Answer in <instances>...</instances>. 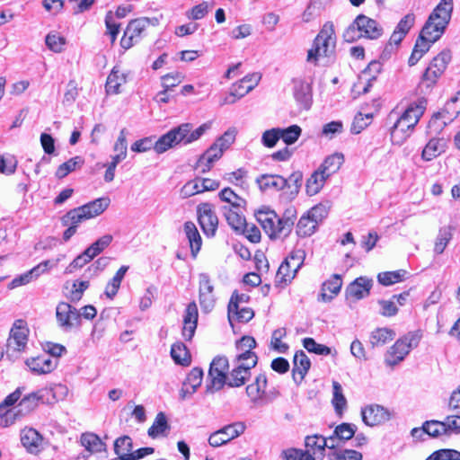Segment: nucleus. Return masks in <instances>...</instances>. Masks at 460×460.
I'll return each instance as SVG.
<instances>
[{
	"mask_svg": "<svg viewBox=\"0 0 460 460\" xmlns=\"http://www.w3.org/2000/svg\"><path fill=\"white\" fill-rule=\"evenodd\" d=\"M408 272L404 270L381 272L377 276L378 282L383 286H391L402 282L406 279Z\"/></svg>",
	"mask_w": 460,
	"mask_h": 460,
	"instance_id": "c03bdc74",
	"label": "nucleus"
},
{
	"mask_svg": "<svg viewBox=\"0 0 460 460\" xmlns=\"http://www.w3.org/2000/svg\"><path fill=\"white\" fill-rule=\"evenodd\" d=\"M25 363L32 373L36 375H46L51 373L57 368L58 359L43 354L35 358H28Z\"/></svg>",
	"mask_w": 460,
	"mask_h": 460,
	"instance_id": "f3484780",
	"label": "nucleus"
},
{
	"mask_svg": "<svg viewBox=\"0 0 460 460\" xmlns=\"http://www.w3.org/2000/svg\"><path fill=\"white\" fill-rule=\"evenodd\" d=\"M305 349L309 352H314L317 355H329L332 353V349L323 344L317 343L313 338H305L303 340Z\"/></svg>",
	"mask_w": 460,
	"mask_h": 460,
	"instance_id": "69168bd1",
	"label": "nucleus"
},
{
	"mask_svg": "<svg viewBox=\"0 0 460 460\" xmlns=\"http://www.w3.org/2000/svg\"><path fill=\"white\" fill-rule=\"evenodd\" d=\"M449 123L451 122L447 121V118L444 116V113H440L438 111L435 113L429 121L427 133L430 136L439 134Z\"/></svg>",
	"mask_w": 460,
	"mask_h": 460,
	"instance_id": "603ef678",
	"label": "nucleus"
},
{
	"mask_svg": "<svg viewBox=\"0 0 460 460\" xmlns=\"http://www.w3.org/2000/svg\"><path fill=\"white\" fill-rule=\"evenodd\" d=\"M198 307L195 302L190 303L183 314L182 336L186 341H190L194 336L198 324Z\"/></svg>",
	"mask_w": 460,
	"mask_h": 460,
	"instance_id": "aec40b11",
	"label": "nucleus"
},
{
	"mask_svg": "<svg viewBox=\"0 0 460 460\" xmlns=\"http://www.w3.org/2000/svg\"><path fill=\"white\" fill-rule=\"evenodd\" d=\"M112 239L113 237L111 234L102 235L86 248L87 254L90 253L93 258H95L111 243Z\"/></svg>",
	"mask_w": 460,
	"mask_h": 460,
	"instance_id": "6e6d98bb",
	"label": "nucleus"
},
{
	"mask_svg": "<svg viewBox=\"0 0 460 460\" xmlns=\"http://www.w3.org/2000/svg\"><path fill=\"white\" fill-rule=\"evenodd\" d=\"M184 232L190 243L191 254L195 258L201 248V236L195 224L190 221L184 224Z\"/></svg>",
	"mask_w": 460,
	"mask_h": 460,
	"instance_id": "473e14b6",
	"label": "nucleus"
},
{
	"mask_svg": "<svg viewBox=\"0 0 460 460\" xmlns=\"http://www.w3.org/2000/svg\"><path fill=\"white\" fill-rule=\"evenodd\" d=\"M427 107V101L420 98L409 104L405 111L396 119L390 129L391 141L394 145L401 146L412 133Z\"/></svg>",
	"mask_w": 460,
	"mask_h": 460,
	"instance_id": "20e7f679",
	"label": "nucleus"
},
{
	"mask_svg": "<svg viewBox=\"0 0 460 460\" xmlns=\"http://www.w3.org/2000/svg\"><path fill=\"white\" fill-rule=\"evenodd\" d=\"M211 124L208 121L193 129L190 123H183L172 128L156 141L152 137L137 140L131 145V150L136 153H144L154 148L157 154H163L177 146H187L197 141L210 129Z\"/></svg>",
	"mask_w": 460,
	"mask_h": 460,
	"instance_id": "f257e3e1",
	"label": "nucleus"
},
{
	"mask_svg": "<svg viewBox=\"0 0 460 460\" xmlns=\"http://www.w3.org/2000/svg\"><path fill=\"white\" fill-rule=\"evenodd\" d=\"M451 60L450 52L447 50L441 51L438 56H436L429 63V66L432 69L436 70L437 73H439L441 75L445 72L448 63Z\"/></svg>",
	"mask_w": 460,
	"mask_h": 460,
	"instance_id": "5fc2aeb1",
	"label": "nucleus"
},
{
	"mask_svg": "<svg viewBox=\"0 0 460 460\" xmlns=\"http://www.w3.org/2000/svg\"><path fill=\"white\" fill-rule=\"evenodd\" d=\"M254 316L252 309L240 305H235L234 302H229L228 305V320L233 325L234 322L247 323Z\"/></svg>",
	"mask_w": 460,
	"mask_h": 460,
	"instance_id": "cd10ccee",
	"label": "nucleus"
},
{
	"mask_svg": "<svg viewBox=\"0 0 460 460\" xmlns=\"http://www.w3.org/2000/svg\"><path fill=\"white\" fill-rule=\"evenodd\" d=\"M382 70V64L379 61H371L367 67L361 73L358 83L355 85L359 93H366L369 91L376 75Z\"/></svg>",
	"mask_w": 460,
	"mask_h": 460,
	"instance_id": "412c9836",
	"label": "nucleus"
},
{
	"mask_svg": "<svg viewBox=\"0 0 460 460\" xmlns=\"http://www.w3.org/2000/svg\"><path fill=\"white\" fill-rule=\"evenodd\" d=\"M328 178L329 176L325 175L322 170H316L306 181V193L309 196L319 193Z\"/></svg>",
	"mask_w": 460,
	"mask_h": 460,
	"instance_id": "f704fd0d",
	"label": "nucleus"
},
{
	"mask_svg": "<svg viewBox=\"0 0 460 460\" xmlns=\"http://www.w3.org/2000/svg\"><path fill=\"white\" fill-rule=\"evenodd\" d=\"M341 286L342 279L341 275L334 274L330 279L323 284L321 293L323 301H331L335 296L339 294Z\"/></svg>",
	"mask_w": 460,
	"mask_h": 460,
	"instance_id": "c756f323",
	"label": "nucleus"
},
{
	"mask_svg": "<svg viewBox=\"0 0 460 460\" xmlns=\"http://www.w3.org/2000/svg\"><path fill=\"white\" fill-rule=\"evenodd\" d=\"M245 428V424L241 421L226 425L210 434L208 444L213 447L224 446L241 436L244 432Z\"/></svg>",
	"mask_w": 460,
	"mask_h": 460,
	"instance_id": "f8f14e48",
	"label": "nucleus"
},
{
	"mask_svg": "<svg viewBox=\"0 0 460 460\" xmlns=\"http://www.w3.org/2000/svg\"><path fill=\"white\" fill-rule=\"evenodd\" d=\"M148 18H138L132 20L127 26L124 35L120 40V46L125 49H130L141 37L142 32L149 25Z\"/></svg>",
	"mask_w": 460,
	"mask_h": 460,
	"instance_id": "dca6fc26",
	"label": "nucleus"
},
{
	"mask_svg": "<svg viewBox=\"0 0 460 460\" xmlns=\"http://www.w3.org/2000/svg\"><path fill=\"white\" fill-rule=\"evenodd\" d=\"M293 96L300 109L308 110L312 104L311 84L304 80L293 82Z\"/></svg>",
	"mask_w": 460,
	"mask_h": 460,
	"instance_id": "6ab92c4d",
	"label": "nucleus"
},
{
	"mask_svg": "<svg viewBox=\"0 0 460 460\" xmlns=\"http://www.w3.org/2000/svg\"><path fill=\"white\" fill-rule=\"evenodd\" d=\"M228 367V360L226 357H217L213 359L206 384L207 394H215L226 385Z\"/></svg>",
	"mask_w": 460,
	"mask_h": 460,
	"instance_id": "6e6552de",
	"label": "nucleus"
},
{
	"mask_svg": "<svg viewBox=\"0 0 460 460\" xmlns=\"http://www.w3.org/2000/svg\"><path fill=\"white\" fill-rule=\"evenodd\" d=\"M56 319L58 325L64 332H70L81 325L80 312L66 302L58 304L56 307Z\"/></svg>",
	"mask_w": 460,
	"mask_h": 460,
	"instance_id": "1a4fd4ad",
	"label": "nucleus"
},
{
	"mask_svg": "<svg viewBox=\"0 0 460 460\" xmlns=\"http://www.w3.org/2000/svg\"><path fill=\"white\" fill-rule=\"evenodd\" d=\"M318 224H316L308 215H304L300 217L296 225V233L300 236H310L312 235Z\"/></svg>",
	"mask_w": 460,
	"mask_h": 460,
	"instance_id": "09e8293b",
	"label": "nucleus"
},
{
	"mask_svg": "<svg viewBox=\"0 0 460 460\" xmlns=\"http://www.w3.org/2000/svg\"><path fill=\"white\" fill-rule=\"evenodd\" d=\"M256 346L254 338L251 336H244L236 342V349L239 354L235 359L247 361L248 357H257L254 352L252 351Z\"/></svg>",
	"mask_w": 460,
	"mask_h": 460,
	"instance_id": "4c0bfd02",
	"label": "nucleus"
},
{
	"mask_svg": "<svg viewBox=\"0 0 460 460\" xmlns=\"http://www.w3.org/2000/svg\"><path fill=\"white\" fill-rule=\"evenodd\" d=\"M171 357L176 364L181 366H188L191 361L190 354L186 345L181 341L172 345Z\"/></svg>",
	"mask_w": 460,
	"mask_h": 460,
	"instance_id": "ea45409f",
	"label": "nucleus"
},
{
	"mask_svg": "<svg viewBox=\"0 0 460 460\" xmlns=\"http://www.w3.org/2000/svg\"><path fill=\"white\" fill-rule=\"evenodd\" d=\"M326 445V441H324V437L323 436H307L305 439L306 450L304 451L311 453L314 457L316 455L323 456Z\"/></svg>",
	"mask_w": 460,
	"mask_h": 460,
	"instance_id": "79ce46f5",
	"label": "nucleus"
},
{
	"mask_svg": "<svg viewBox=\"0 0 460 460\" xmlns=\"http://www.w3.org/2000/svg\"><path fill=\"white\" fill-rule=\"evenodd\" d=\"M451 238H452L451 228L449 226L441 228L438 232V234L436 242H435L434 252L437 254H441L445 251V249H446L447 243H449V241L451 240Z\"/></svg>",
	"mask_w": 460,
	"mask_h": 460,
	"instance_id": "13d9d810",
	"label": "nucleus"
},
{
	"mask_svg": "<svg viewBox=\"0 0 460 460\" xmlns=\"http://www.w3.org/2000/svg\"><path fill=\"white\" fill-rule=\"evenodd\" d=\"M344 163V155L341 153H334L327 156L319 167L329 177L339 171Z\"/></svg>",
	"mask_w": 460,
	"mask_h": 460,
	"instance_id": "c9c22d12",
	"label": "nucleus"
},
{
	"mask_svg": "<svg viewBox=\"0 0 460 460\" xmlns=\"http://www.w3.org/2000/svg\"><path fill=\"white\" fill-rule=\"evenodd\" d=\"M219 198L226 203L225 206H230L235 208H243L245 200L235 194L230 188H225L219 192Z\"/></svg>",
	"mask_w": 460,
	"mask_h": 460,
	"instance_id": "a18cd8bd",
	"label": "nucleus"
},
{
	"mask_svg": "<svg viewBox=\"0 0 460 460\" xmlns=\"http://www.w3.org/2000/svg\"><path fill=\"white\" fill-rule=\"evenodd\" d=\"M257 357H248L247 361L235 359L234 367L227 375L226 385L239 387L245 384L251 376V369L257 364Z\"/></svg>",
	"mask_w": 460,
	"mask_h": 460,
	"instance_id": "9d476101",
	"label": "nucleus"
},
{
	"mask_svg": "<svg viewBox=\"0 0 460 460\" xmlns=\"http://www.w3.org/2000/svg\"><path fill=\"white\" fill-rule=\"evenodd\" d=\"M331 460H361L362 454L353 449L335 450L330 455Z\"/></svg>",
	"mask_w": 460,
	"mask_h": 460,
	"instance_id": "774afa93",
	"label": "nucleus"
},
{
	"mask_svg": "<svg viewBox=\"0 0 460 460\" xmlns=\"http://www.w3.org/2000/svg\"><path fill=\"white\" fill-rule=\"evenodd\" d=\"M280 456L282 460H315L311 453L294 447L283 450Z\"/></svg>",
	"mask_w": 460,
	"mask_h": 460,
	"instance_id": "4d7b16f0",
	"label": "nucleus"
},
{
	"mask_svg": "<svg viewBox=\"0 0 460 460\" xmlns=\"http://www.w3.org/2000/svg\"><path fill=\"white\" fill-rule=\"evenodd\" d=\"M213 286L208 275H199V304L204 311L209 312L215 305Z\"/></svg>",
	"mask_w": 460,
	"mask_h": 460,
	"instance_id": "5701e85b",
	"label": "nucleus"
},
{
	"mask_svg": "<svg viewBox=\"0 0 460 460\" xmlns=\"http://www.w3.org/2000/svg\"><path fill=\"white\" fill-rule=\"evenodd\" d=\"M383 34L382 26L374 19L359 14L345 30L343 37L346 41L352 42L359 38L376 40Z\"/></svg>",
	"mask_w": 460,
	"mask_h": 460,
	"instance_id": "423d86ee",
	"label": "nucleus"
},
{
	"mask_svg": "<svg viewBox=\"0 0 460 460\" xmlns=\"http://www.w3.org/2000/svg\"><path fill=\"white\" fill-rule=\"evenodd\" d=\"M128 270V266H121L112 279L107 283L104 290V294L110 299H112L118 293L121 282Z\"/></svg>",
	"mask_w": 460,
	"mask_h": 460,
	"instance_id": "e433bc0d",
	"label": "nucleus"
},
{
	"mask_svg": "<svg viewBox=\"0 0 460 460\" xmlns=\"http://www.w3.org/2000/svg\"><path fill=\"white\" fill-rule=\"evenodd\" d=\"M223 155V152L213 144L199 159L198 166L201 168L203 172L210 170L213 164Z\"/></svg>",
	"mask_w": 460,
	"mask_h": 460,
	"instance_id": "72a5a7b5",
	"label": "nucleus"
},
{
	"mask_svg": "<svg viewBox=\"0 0 460 460\" xmlns=\"http://www.w3.org/2000/svg\"><path fill=\"white\" fill-rule=\"evenodd\" d=\"M302 129L298 125H292L286 128H279L280 139L287 145L294 144L301 136Z\"/></svg>",
	"mask_w": 460,
	"mask_h": 460,
	"instance_id": "bf43d9fd",
	"label": "nucleus"
},
{
	"mask_svg": "<svg viewBox=\"0 0 460 460\" xmlns=\"http://www.w3.org/2000/svg\"><path fill=\"white\" fill-rule=\"evenodd\" d=\"M111 199L108 197L98 198L89 203H86L82 207L85 212L88 219L96 217L102 215L110 206Z\"/></svg>",
	"mask_w": 460,
	"mask_h": 460,
	"instance_id": "7c9ffc66",
	"label": "nucleus"
},
{
	"mask_svg": "<svg viewBox=\"0 0 460 460\" xmlns=\"http://www.w3.org/2000/svg\"><path fill=\"white\" fill-rule=\"evenodd\" d=\"M45 42L51 51L60 53L64 50L66 40L60 33L51 31L46 36Z\"/></svg>",
	"mask_w": 460,
	"mask_h": 460,
	"instance_id": "3c124183",
	"label": "nucleus"
},
{
	"mask_svg": "<svg viewBox=\"0 0 460 460\" xmlns=\"http://www.w3.org/2000/svg\"><path fill=\"white\" fill-rule=\"evenodd\" d=\"M28 335L29 329L26 323L22 320L15 321L7 339V353L24 351L27 347Z\"/></svg>",
	"mask_w": 460,
	"mask_h": 460,
	"instance_id": "9b49d317",
	"label": "nucleus"
},
{
	"mask_svg": "<svg viewBox=\"0 0 460 460\" xmlns=\"http://www.w3.org/2000/svg\"><path fill=\"white\" fill-rule=\"evenodd\" d=\"M236 134V129L234 128H231L219 137L214 144L217 145V146L224 153L234 142Z\"/></svg>",
	"mask_w": 460,
	"mask_h": 460,
	"instance_id": "e2e57ef3",
	"label": "nucleus"
},
{
	"mask_svg": "<svg viewBox=\"0 0 460 460\" xmlns=\"http://www.w3.org/2000/svg\"><path fill=\"white\" fill-rule=\"evenodd\" d=\"M453 12V0H441L430 13L418 37L412 53L408 60L409 66H415L429 50L431 45L443 34Z\"/></svg>",
	"mask_w": 460,
	"mask_h": 460,
	"instance_id": "f03ea898",
	"label": "nucleus"
},
{
	"mask_svg": "<svg viewBox=\"0 0 460 460\" xmlns=\"http://www.w3.org/2000/svg\"><path fill=\"white\" fill-rule=\"evenodd\" d=\"M20 437L22 446L31 454H37L44 447L43 437L33 428L25 427L21 430Z\"/></svg>",
	"mask_w": 460,
	"mask_h": 460,
	"instance_id": "a211bd4d",
	"label": "nucleus"
},
{
	"mask_svg": "<svg viewBox=\"0 0 460 460\" xmlns=\"http://www.w3.org/2000/svg\"><path fill=\"white\" fill-rule=\"evenodd\" d=\"M336 35L332 22H326L307 51L306 61L317 65L320 61L328 59L334 55Z\"/></svg>",
	"mask_w": 460,
	"mask_h": 460,
	"instance_id": "39448f33",
	"label": "nucleus"
},
{
	"mask_svg": "<svg viewBox=\"0 0 460 460\" xmlns=\"http://www.w3.org/2000/svg\"><path fill=\"white\" fill-rule=\"evenodd\" d=\"M167 429L168 423L166 416L164 413L159 412L156 415L152 426L148 429V435L151 438H156L160 435H163Z\"/></svg>",
	"mask_w": 460,
	"mask_h": 460,
	"instance_id": "864d4df0",
	"label": "nucleus"
},
{
	"mask_svg": "<svg viewBox=\"0 0 460 460\" xmlns=\"http://www.w3.org/2000/svg\"><path fill=\"white\" fill-rule=\"evenodd\" d=\"M395 332L387 327L373 330L369 334V344L372 348L382 347L395 338Z\"/></svg>",
	"mask_w": 460,
	"mask_h": 460,
	"instance_id": "c85d7f7f",
	"label": "nucleus"
},
{
	"mask_svg": "<svg viewBox=\"0 0 460 460\" xmlns=\"http://www.w3.org/2000/svg\"><path fill=\"white\" fill-rule=\"evenodd\" d=\"M82 446L91 454L105 451V444L93 433H84L81 436Z\"/></svg>",
	"mask_w": 460,
	"mask_h": 460,
	"instance_id": "a19ab883",
	"label": "nucleus"
},
{
	"mask_svg": "<svg viewBox=\"0 0 460 460\" xmlns=\"http://www.w3.org/2000/svg\"><path fill=\"white\" fill-rule=\"evenodd\" d=\"M267 377L265 374H260L256 376L254 382L247 385L246 394L254 403L262 402L266 396Z\"/></svg>",
	"mask_w": 460,
	"mask_h": 460,
	"instance_id": "393cba45",
	"label": "nucleus"
},
{
	"mask_svg": "<svg viewBox=\"0 0 460 460\" xmlns=\"http://www.w3.org/2000/svg\"><path fill=\"white\" fill-rule=\"evenodd\" d=\"M256 182L261 191H279L286 188V179L278 174H263Z\"/></svg>",
	"mask_w": 460,
	"mask_h": 460,
	"instance_id": "a878e982",
	"label": "nucleus"
},
{
	"mask_svg": "<svg viewBox=\"0 0 460 460\" xmlns=\"http://www.w3.org/2000/svg\"><path fill=\"white\" fill-rule=\"evenodd\" d=\"M331 208V204L327 201L324 203H319L313 207L307 213L316 224H320L328 215Z\"/></svg>",
	"mask_w": 460,
	"mask_h": 460,
	"instance_id": "680f3d73",
	"label": "nucleus"
},
{
	"mask_svg": "<svg viewBox=\"0 0 460 460\" xmlns=\"http://www.w3.org/2000/svg\"><path fill=\"white\" fill-rule=\"evenodd\" d=\"M444 113L447 121L452 122L460 113V100L457 96L451 98L444 106V109L439 111Z\"/></svg>",
	"mask_w": 460,
	"mask_h": 460,
	"instance_id": "052dcab7",
	"label": "nucleus"
},
{
	"mask_svg": "<svg viewBox=\"0 0 460 460\" xmlns=\"http://www.w3.org/2000/svg\"><path fill=\"white\" fill-rule=\"evenodd\" d=\"M363 422L369 427L382 425L391 420L392 411L379 404H369L362 408Z\"/></svg>",
	"mask_w": 460,
	"mask_h": 460,
	"instance_id": "2eb2a0df",
	"label": "nucleus"
},
{
	"mask_svg": "<svg viewBox=\"0 0 460 460\" xmlns=\"http://www.w3.org/2000/svg\"><path fill=\"white\" fill-rule=\"evenodd\" d=\"M357 431V427L350 423H341L334 429V435L340 440H349L352 438Z\"/></svg>",
	"mask_w": 460,
	"mask_h": 460,
	"instance_id": "338daca9",
	"label": "nucleus"
},
{
	"mask_svg": "<svg viewBox=\"0 0 460 460\" xmlns=\"http://www.w3.org/2000/svg\"><path fill=\"white\" fill-rule=\"evenodd\" d=\"M372 287V280L367 278H358L347 288L346 293L348 298H354L356 300L361 299L369 294Z\"/></svg>",
	"mask_w": 460,
	"mask_h": 460,
	"instance_id": "bb28decb",
	"label": "nucleus"
},
{
	"mask_svg": "<svg viewBox=\"0 0 460 460\" xmlns=\"http://www.w3.org/2000/svg\"><path fill=\"white\" fill-rule=\"evenodd\" d=\"M255 216L267 235L275 240L285 238L290 234L296 217V211L294 208H288L283 216L279 217L274 210L262 208L256 212Z\"/></svg>",
	"mask_w": 460,
	"mask_h": 460,
	"instance_id": "7ed1b4c3",
	"label": "nucleus"
},
{
	"mask_svg": "<svg viewBox=\"0 0 460 460\" xmlns=\"http://www.w3.org/2000/svg\"><path fill=\"white\" fill-rule=\"evenodd\" d=\"M332 405L335 411L341 414L347 406V400L343 394V390L341 384L337 381H332Z\"/></svg>",
	"mask_w": 460,
	"mask_h": 460,
	"instance_id": "49530a36",
	"label": "nucleus"
},
{
	"mask_svg": "<svg viewBox=\"0 0 460 460\" xmlns=\"http://www.w3.org/2000/svg\"><path fill=\"white\" fill-rule=\"evenodd\" d=\"M222 212L228 225L235 231L243 230L245 223L244 217L242 216V208H231L230 206H223Z\"/></svg>",
	"mask_w": 460,
	"mask_h": 460,
	"instance_id": "2f4dec72",
	"label": "nucleus"
},
{
	"mask_svg": "<svg viewBox=\"0 0 460 460\" xmlns=\"http://www.w3.org/2000/svg\"><path fill=\"white\" fill-rule=\"evenodd\" d=\"M197 213L204 234L208 237L214 236L218 226V218L214 207L210 203H201L197 208Z\"/></svg>",
	"mask_w": 460,
	"mask_h": 460,
	"instance_id": "4468645a",
	"label": "nucleus"
},
{
	"mask_svg": "<svg viewBox=\"0 0 460 460\" xmlns=\"http://www.w3.org/2000/svg\"><path fill=\"white\" fill-rule=\"evenodd\" d=\"M261 80V75L258 73H253L245 75L239 82L234 84L230 90V95L226 97L223 104L234 103L236 100L243 97L257 86Z\"/></svg>",
	"mask_w": 460,
	"mask_h": 460,
	"instance_id": "ddd939ff",
	"label": "nucleus"
},
{
	"mask_svg": "<svg viewBox=\"0 0 460 460\" xmlns=\"http://www.w3.org/2000/svg\"><path fill=\"white\" fill-rule=\"evenodd\" d=\"M84 164V160L81 156H75L66 162L61 164L57 171H56V176L58 179L65 178L68 173L75 171L76 169L81 168Z\"/></svg>",
	"mask_w": 460,
	"mask_h": 460,
	"instance_id": "37998d69",
	"label": "nucleus"
},
{
	"mask_svg": "<svg viewBox=\"0 0 460 460\" xmlns=\"http://www.w3.org/2000/svg\"><path fill=\"white\" fill-rule=\"evenodd\" d=\"M310 360L304 351H298L294 356V367H293V377L296 378L298 376L299 379H304L308 369L310 368Z\"/></svg>",
	"mask_w": 460,
	"mask_h": 460,
	"instance_id": "58836bf2",
	"label": "nucleus"
},
{
	"mask_svg": "<svg viewBox=\"0 0 460 460\" xmlns=\"http://www.w3.org/2000/svg\"><path fill=\"white\" fill-rule=\"evenodd\" d=\"M114 451L120 460H126L132 452V439L128 436L118 438L114 442Z\"/></svg>",
	"mask_w": 460,
	"mask_h": 460,
	"instance_id": "de8ad7c7",
	"label": "nucleus"
},
{
	"mask_svg": "<svg viewBox=\"0 0 460 460\" xmlns=\"http://www.w3.org/2000/svg\"><path fill=\"white\" fill-rule=\"evenodd\" d=\"M420 340L419 332H409L386 351L385 362L387 366L394 367L404 359L410 351L418 346Z\"/></svg>",
	"mask_w": 460,
	"mask_h": 460,
	"instance_id": "0eeeda50",
	"label": "nucleus"
},
{
	"mask_svg": "<svg viewBox=\"0 0 460 460\" xmlns=\"http://www.w3.org/2000/svg\"><path fill=\"white\" fill-rule=\"evenodd\" d=\"M305 259V252L302 248L293 250L286 258V261L291 266L293 271H298Z\"/></svg>",
	"mask_w": 460,
	"mask_h": 460,
	"instance_id": "0e129e2a",
	"label": "nucleus"
},
{
	"mask_svg": "<svg viewBox=\"0 0 460 460\" xmlns=\"http://www.w3.org/2000/svg\"><path fill=\"white\" fill-rule=\"evenodd\" d=\"M128 75V71L121 70L119 66H115L108 75L106 92L110 94H118L120 87L127 83Z\"/></svg>",
	"mask_w": 460,
	"mask_h": 460,
	"instance_id": "b1692460",
	"label": "nucleus"
},
{
	"mask_svg": "<svg viewBox=\"0 0 460 460\" xmlns=\"http://www.w3.org/2000/svg\"><path fill=\"white\" fill-rule=\"evenodd\" d=\"M85 220H88V217L81 206L71 209L62 217L63 225H73L76 227Z\"/></svg>",
	"mask_w": 460,
	"mask_h": 460,
	"instance_id": "8fccbe9b",
	"label": "nucleus"
},
{
	"mask_svg": "<svg viewBox=\"0 0 460 460\" xmlns=\"http://www.w3.org/2000/svg\"><path fill=\"white\" fill-rule=\"evenodd\" d=\"M447 147L446 138L431 137L422 149L421 159L425 162H430L445 153Z\"/></svg>",
	"mask_w": 460,
	"mask_h": 460,
	"instance_id": "4be33fe9",
	"label": "nucleus"
}]
</instances>
